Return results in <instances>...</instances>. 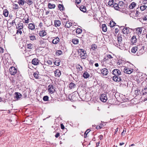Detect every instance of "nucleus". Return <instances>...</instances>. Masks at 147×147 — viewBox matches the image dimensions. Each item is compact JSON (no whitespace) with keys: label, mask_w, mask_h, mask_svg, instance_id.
Listing matches in <instances>:
<instances>
[{"label":"nucleus","mask_w":147,"mask_h":147,"mask_svg":"<svg viewBox=\"0 0 147 147\" xmlns=\"http://www.w3.org/2000/svg\"><path fill=\"white\" fill-rule=\"evenodd\" d=\"M79 55L82 59H85L86 58V51L83 49H80L78 51Z\"/></svg>","instance_id":"obj_1"},{"label":"nucleus","mask_w":147,"mask_h":147,"mask_svg":"<svg viewBox=\"0 0 147 147\" xmlns=\"http://www.w3.org/2000/svg\"><path fill=\"white\" fill-rule=\"evenodd\" d=\"M17 72L16 68L13 67H11L9 69V72L11 75H15Z\"/></svg>","instance_id":"obj_2"},{"label":"nucleus","mask_w":147,"mask_h":147,"mask_svg":"<svg viewBox=\"0 0 147 147\" xmlns=\"http://www.w3.org/2000/svg\"><path fill=\"white\" fill-rule=\"evenodd\" d=\"M48 92L52 94L55 91V87L52 85H49L48 86Z\"/></svg>","instance_id":"obj_3"},{"label":"nucleus","mask_w":147,"mask_h":147,"mask_svg":"<svg viewBox=\"0 0 147 147\" xmlns=\"http://www.w3.org/2000/svg\"><path fill=\"white\" fill-rule=\"evenodd\" d=\"M100 100L103 102H105L107 100L106 94H101L100 96Z\"/></svg>","instance_id":"obj_4"},{"label":"nucleus","mask_w":147,"mask_h":147,"mask_svg":"<svg viewBox=\"0 0 147 147\" xmlns=\"http://www.w3.org/2000/svg\"><path fill=\"white\" fill-rule=\"evenodd\" d=\"M113 74L115 76H119L121 75V72L120 70L118 69H114L112 71Z\"/></svg>","instance_id":"obj_5"},{"label":"nucleus","mask_w":147,"mask_h":147,"mask_svg":"<svg viewBox=\"0 0 147 147\" xmlns=\"http://www.w3.org/2000/svg\"><path fill=\"white\" fill-rule=\"evenodd\" d=\"M113 6L114 7V9H115L117 10H119L121 12H123V9H122L121 8H120V7L118 6V5L117 4L115 3L113 5Z\"/></svg>","instance_id":"obj_6"},{"label":"nucleus","mask_w":147,"mask_h":147,"mask_svg":"<svg viewBox=\"0 0 147 147\" xmlns=\"http://www.w3.org/2000/svg\"><path fill=\"white\" fill-rule=\"evenodd\" d=\"M142 27H138L134 29L135 30L136 33L138 36L141 34L142 31Z\"/></svg>","instance_id":"obj_7"},{"label":"nucleus","mask_w":147,"mask_h":147,"mask_svg":"<svg viewBox=\"0 0 147 147\" xmlns=\"http://www.w3.org/2000/svg\"><path fill=\"white\" fill-rule=\"evenodd\" d=\"M108 72L107 69L105 68H103L100 70L101 74H102L103 76H106Z\"/></svg>","instance_id":"obj_8"},{"label":"nucleus","mask_w":147,"mask_h":147,"mask_svg":"<svg viewBox=\"0 0 147 147\" xmlns=\"http://www.w3.org/2000/svg\"><path fill=\"white\" fill-rule=\"evenodd\" d=\"M123 71L125 73L129 74L132 72L133 70L129 68H125L124 69Z\"/></svg>","instance_id":"obj_9"},{"label":"nucleus","mask_w":147,"mask_h":147,"mask_svg":"<svg viewBox=\"0 0 147 147\" xmlns=\"http://www.w3.org/2000/svg\"><path fill=\"white\" fill-rule=\"evenodd\" d=\"M39 61L38 59L35 58L32 61V63L34 65H37L39 64Z\"/></svg>","instance_id":"obj_10"},{"label":"nucleus","mask_w":147,"mask_h":147,"mask_svg":"<svg viewBox=\"0 0 147 147\" xmlns=\"http://www.w3.org/2000/svg\"><path fill=\"white\" fill-rule=\"evenodd\" d=\"M113 79L115 82H119L121 80L120 77L116 76H114L113 78Z\"/></svg>","instance_id":"obj_11"},{"label":"nucleus","mask_w":147,"mask_h":147,"mask_svg":"<svg viewBox=\"0 0 147 147\" xmlns=\"http://www.w3.org/2000/svg\"><path fill=\"white\" fill-rule=\"evenodd\" d=\"M38 34L40 37H43L46 35L47 33L45 30H41L39 31Z\"/></svg>","instance_id":"obj_12"},{"label":"nucleus","mask_w":147,"mask_h":147,"mask_svg":"<svg viewBox=\"0 0 147 147\" xmlns=\"http://www.w3.org/2000/svg\"><path fill=\"white\" fill-rule=\"evenodd\" d=\"M123 32L124 34H128L129 32V28L127 27L124 28L123 30Z\"/></svg>","instance_id":"obj_13"},{"label":"nucleus","mask_w":147,"mask_h":147,"mask_svg":"<svg viewBox=\"0 0 147 147\" xmlns=\"http://www.w3.org/2000/svg\"><path fill=\"white\" fill-rule=\"evenodd\" d=\"M55 76L57 77H59L61 75V72L59 69L56 70L55 71Z\"/></svg>","instance_id":"obj_14"},{"label":"nucleus","mask_w":147,"mask_h":147,"mask_svg":"<svg viewBox=\"0 0 147 147\" xmlns=\"http://www.w3.org/2000/svg\"><path fill=\"white\" fill-rule=\"evenodd\" d=\"M118 6L120 7V8H121L122 9H123V12H124L125 9V8H123V7L124 5V3L122 1H121L119 2V4H118Z\"/></svg>","instance_id":"obj_15"},{"label":"nucleus","mask_w":147,"mask_h":147,"mask_svg":"<svg viewBox=\"0 0 147 147\" xmlns=\"http://www.w3.org/2000/svg\"><path fill=\"white\" fill-rule=\"evenodd\" d=\"M137 39L135 36H133L131 39V41L132 44H134L137 42Z\"/></svg>","instance_id":"obj_16"},{"label":"nucleus","mask_w":147,"mask_h":147,"mask_svg":"<svg viewBox=\"0 0 147 147\" xmlns=\"http://www.w3.org/2000/svg\"><path fill=\"white\" fill-rule=\"evenodd\" d=\"M23 24L21 22H19L17 24L16 26L17 28L18 29H22L23 28Z\"/></svg>","instance_id":"obj_17"},{"label":"nucleus","mask_w":147,"mask_h":147,"mask_svg":"<svg viewBox=\"0 0 147 147\" xmlns=\"http://www.w3.org/2000/svg\"><path fill=\"white\" fill-rule=\"evenodd\" d=\"M55 25V26H60L61 24L60 21L58 20H56L54 21Z\"/></svg>","instance_id":"obj_18"},{"label":"nucleus","mask_w":147,"mask_h":147,"mask_svg":"<svg viewBox=\"0 0 147 147\" xmlns=\"http://www.w3.org/2000/svg\"><path fill=\"white\" fill-rule=\"evenodd\" d=\"M28 28L29 29H30L31 30H34L35 28V25L33 24L30 23L28 25Z\"/></svg>","instance_id":"obj_19"},{"label":"nucleus","mask_w":147,"mask_h":147,"mask_svg":"<svg viewBox=\"0 0 147 147\" xmlns=\"http://www.w3.org/2000/svg\"><path fill=\"white\" fill-rule=\"evenodd\" d=\"M59 38L57 37L53 40L52 42L54 44H56L59 42Z\"/></svg>","instance_id":"obj_20"},{"label":"nucleus","mask_w":147,"mask_h":147,"mask_svg":"<svg viewBox=\"0 0 147 147\" xmlns=\"http://www.w3.org/2000/svg\"><path fill=\"white\" fill-rule=\"evenodd\" d=\"M15 97L16 98L17 100H18L20 98L21 96L22 95L21 94L19 93H15Z\"/></svg>","instance_id":"obj_21"},{"label":"nucleus","mask_w":147,"mask_h":147,"mask_svg":"<svg viewBox=\"0 0 147 147\" xmlns=\"http://www.w3.org/2000/svg\"><path fill=\"white\" fill-rule=\"evenodd\" d=\"M136 3L135 2H132L130 5L129 6V7L130 9H133L136 6Z\"/></svg>","instance_id":"obj_22"},{"label":"nucleus","mask_w":147,"mask_h":147,"mask_svg":"<svg viewBox=\"0 0 147 147\" xmlns=\"http://www.w3.org/2000/svg\"><path fill=\"white\" fill-rule=\"evenodd\" d=\"M97 48V46L95 44L92 45L90 48V50L91 51H95L96 49Z\"/></svg>","instance_id":"obj_23"},{"label":"nucleus","mask_w":147,"mask_h":147,"mask_svg":"<svg viewBox=\"0 0 147 147\" xmlns=\"http://www.w3.org/2000/svg\"><path fill=\"white\" fill-rule=\"evenodd\" d=\"M48 7L50 9H54L55 7V5L53 4H51L50 3H49L48 4Z\"/></svg>","instance_id":"obj_24"},{"label":"nucleus","mask_w":147,"mask_h":147,"mask_svg":"<svg viewBox=\"0 0 147 147\" xmlns=\"http://www.w3.org/2000/svg\"><path fill=\"white\" fill-rule=\"evenodd\" d=\"M102 30L104 32H106L107 30V28L105 24H103L102 26Z\"/></svg>","instance_id":"obj_25"},{"label":"nucleus","mask_w":147,"mask_h":147,"mask_svg":"<svg viewBox=\"0 0 147 147\" xmlns=\"http://www.w3.org/2000/svg\"><path fill=\"white\" fill-rule=\"evenodd\" d=\"M83 76L84 78H87L89 77L90 75L88 72H85L83 74Z\"/></svg>","instance_id":"obj_26"},{"label":"nucleus","mask_w":147,"mask_h":147,"mask_svg":"<svg viewBox=\"0 0 147 147\" xmlns=\"http://www.w3.org/2000/svg\"><path fill=\"white\" fill-rule=\"evenodd\" d=\"M144 49H142L139 50L137 53V55L138 56H139L142 55L144 52Z\"/></svg>","instance_id":"obj_27"},{"label":"nucleus","mask_w":147,"mask_h":147,"mask_svg":"<svg viewBox=\"0 0 147 147\" xmlns=\"http://www.w3.org/2000/svg\"><path fill=\"white\" fill-rule=\"evenodd\" d=\"M72 25V23L69 21L67 23L65 24V26L66 28H70Z\"/></svg>","instance_id":"obj_28"},{"label":"nucleus","mask_w":147,"mask_h":147,"mask_svg":"<svg viewBox=\"0 0 147 147\" xmlns=\"http://www.w3.org/2000/svg\"><path fill=\"white\" fill-rule=\"evenodd\" d=\"M80 8V10L83 12H85L86 11L85 6L84 5H81Z\"/></svg>","instance_id":"obj_29"},{"label":"nucleus","mask_w":147,"mask_h":147,"mask_svg":"<svg viewBox=\"0 0 147 147\" xmlns=\"http://www.w3.org/2000/svg\"><path fill=\"white\" fill-rule=\"evenodd\" d=\"M9 14V12L7 9H5L3 11V14L5 17L8 16Z\"/></svg>","instance_id":"obj_30"},{"label":"nucleus","mask_w":147,"mask_h":147,"mask_svg":"<svg viewBox=\"0 0 147 147\" xmlns=\"http://www.w3.org/2000/svg\"><path fill=\"white\" fill-rule=\"evenodd\" d=\"M27 49H32L34 45L32 44H29L27 45Z\"/></svg>","instance_id":"obj_31"},{"label":"nucleus","mask_w":147,"mask_h":147,"mask_svg":"<svg viewBox=\"0 0 147 147\" xmlns=\"http://www.w3.org/2000/svg\"><path fill=\"white\" fill-rule=\"evenodd\" d=\"M138 50V47L135 46L133 47L131 49V52L133 53H135Z\"/></svg>","instance_id":"obj_32"},{"label":"nucleus","mask_w":147,"mask_h":147,"mask_svg":"<svg viewBox=\"0 0 147 147\" xmlns=\"http://www.w3.org/2000/svg\"><path fill=\"white\" fill-rule=\"evenodd\" d=\"M60 62V61L59 59H57L54 62L55 65L57 66H59V63Z\"/></svg>","instance_id":"obj_33"},{"label":"nucleus","mask_w":147,"mask_h":147,"mask_svg":"<svg viewBox=\"0 0 147 147\" xmlns=\"http://www.w3.org/2000/svg\"><path fill=\"white\" fill-rule=\"evenodd\" d=\"M29 37L30 40L32 41L36 39L35 36L34 35H30Z\"/></svg>","instance_id":"obj_34"},{"label":"nucleus","mask_w":147,"mask_h":147,"mask_svg":"<svg viewBox=\"0 0 147 147\" xmlns=\"http://www.w3.org/2000/svg\"><path fill=\"white\" fill-rule=\"evenodd\" d=\"M26 3L24 0H19L18 3L20 5H24V3Z\"/></svg>","instance_id":"obj_35"},{"label":"nucleus","mask_w":147,"mask_h":147,"mask_svg":"<svg viewBox=\"0 0 147 147\" xmlns=\"http://www.w3.org/2000/svg\"><path fill=\"white\" fill-rule=\"evenodd\" d=\"M75 86V85L74 83L71 82L69 85V87L70 89H71L74 88Z\"/></svg>","instance_id":"obj_36"},{"label":"nucleus","mask_w":147,"mask_h":147,"mask_svg":"<svg viewBox=\"0 0 147 147\" xmlns=\"http://www.w3.org/2000/svg\"><path fill=\"white\" fill-rule=\"evenodd\" d=\"M113 0H109L108 4V5L109 6H111V5H113L114 3Z\"/></svg>","instance_id":"obj_37"},{"label":"nucleus","mask_w":147,"mask_h":147,"mask_svg":"<svg viewBox=\"0 0 147 147\" xmlns=\"http://www.w3.org/2000/svg\"><path fill=\"white\" fill-rule=\"evenodd\" d=\"M147 6L145 5H142V6H140V10L142 11H143L145 9L147 8Z\"/></svg>","instance_id":"obj_38"},{"label":"nucleus","mask_w":147,"mask_h":147,"mask_svg":"<svg viewBox=\"0 0 147 147\" xmlns=\"http://www.w3.org/2000/svg\"><path fill=\"white\" fill-rule=\"evenodd\" d=\"M72 42L74 44H77L79 42V40L77 39H73L72 40Z\"/></svg>","instance_id":"obj_39"},{"label":"nucleus","mask_w":147,"mask_h":147,"mask_svg":"<svg viewBox=\"0 0 147 147\" xmlns=\"http://www.w3.org/2000/svg\"><path fill=\"white\" fill-rule=\"evenodd\" d=\"M115 23L113 21H111L109 23V25L111 27H113L115 25Z\"/></svg>","instance_id":"obj_40"},{"label":"nucleus","mask_w":147,"mask_h":147,"mask_svg":"<svg viewBox=\"0 0 147 147\" xmlns=\"http://www.w3.org/2000/svg\"><path fill=\"white\" fill-rule=\"evenodd\" d=\"M68 21V20H67L65 18L63 19L62 20V23L65 26V24H66L67 23Z\"/></svg>","instance_id":"obj_41"},{"label":"nucleus","mask_w":147,"mask_h":147,"mask_svg":"<svg viewBox=\"0 0 147 147\" xmlns=\"http://www.w3.org/2000/svg\"><path fill=\"white\" fill-rule=\"evenodd\" d=\"M33 75L34 77L36 78V79H38L39 78V74L36 72L34 73V74Z\"/></svg>","instance_id":"obj_42"},{"label":"nucleus","mask_w":147,"mask_h":147,"mask_svg":"<svg viewBox=\"0 0 147 147\" xmlns=\"http://www.w3.org/2000/svg\"><path fill=\"white\" fill-rule=\"evenodd\" d=\"M58 7L59 8V9L61 11H63L64 10L63 6L62 5H59Z\"/></svg>","instance_id":"obj_43"},{"label":"nucleus","mask_w":147,"mask_h":147,"mask_svg":"<svg viewBox=\"0 0 147 147\" xmlns=\"http://www.w3.org/2000/svg\"><path fill=\"white\" fill-rule=\"evenodd\" d=\"M82 29L80 28H78L76 30V33L78 34H80L82 32Z\"/></svg>","instance_id":"obj_44"},{"label":"nucleus","mask_w":147,"mask_h":147,"mask_svg":"<svg viewBox=\"0 0 147 147\" xmlns=\"http://www.w3.org/2000/svg\"><path fill=\"white\" fill-rule=\"evenodd\" d=\"M43 99L45 101H47L49 100V97L47 96H45L43 97Z\"/></svg>","instance_id":"obj_45"},{"label":"nucleus","mask_w":147,"mask_h":147,"mask_svg":"<svg viewBox=\"0 0 147 147\" xmlns=\"http://www.w3.org/2000/svg\"><path fill=\"white\" fill-rule=\"evenodd\" d=\"M77 68L79 71H82V67L79 64L77 66Z\"/></svg>","instance_id":"obj_46"},{"label":"nucleus","mask_w":147,"mask_h":147,"mask_svg":"<svg viewBox=\"0 0 147 147\" xmlns=\"http://www.w3.org/2000/svg\"><path fill=\"white\" fill-rule=\"evenodd\" d=\"M117 40L118 42L119 43L120 42H121V41L122 40V38L121 36H118L117 37Z\"/></svg>","instance_id":"obj_47"},{"label":"nucleus","mask_w":147,"mask_h":147,"mask_svg":"<svg viewBox=\"0 0 147 147\" xmlns=\"http://www.w3.org/2000/svg\"><path fill=\"white\" fill-rule=\"evenodd\" d=\"M90 131L89 129H87L84 134V137L86 138L88 134Z\"/></svg>","instance_id":"obj_48"},{"label":"nucleus","mask_w":147,"mask_h":147,"mask_svg":"<svg viewBox=\"0 0 147 147\" xmlns=\"http://www.w3.org/2000/svg\"><path fill=\"white\" fill-rule=\"evenodd\" d=\"M24 20L25 21V23L26 24H28L29 22V18L28 17L26 19V18H25L24 19Z\"/></svg>","instance_id":"obj_49"},{"label":"nucleus","mask_w":147,"mask_h":147,"mask_svg":"<svg viewBox=\"0 0 147 147\" xmlns=\"http://www.w3.org/2000/svg\"><path fill=\"white\" fill-rule=\"evenodd\" d=\"M32 2L31 0H29L27 2V4L29 5L32 4Z\"/></svg>","instance_id":"obj_50"},{"label":"nucleus","mask_w":147,"mask_h":147,"mask_svg":"<svg viewBox=\"0 0 147 147\" xmlns=\"http://www.w3.org/2000/svg\"><path fill=\"white\" fill-rule=\"evenodd\" d=\"M107 57H108V59H111L113 58V57H112L111 55H107Z\"/></svg>","instance_id":"obj_51"},{"label":"nucleus","mask_w":147,"mask_h":147,"mask_svg":"<svg viewBox=\"0 0 147 147\" xmlns=\"http://www.w3.org/2000/svg\"><path fill=\"white\" fill-rule=\"evenodd\" d=\"M21 29L18 30L17 31V33H19L20 34H21L22 33V31L21 30Z\"/></svg>","instance_id":"obj_52"},{"label":"nucleus","mask_w":147,"mask_h":147,"mask_svg":"<svg viewBox=\"0 0 147 147\" xmlns=\"http://www.w3.org/2000/svg\"><path fill=\"white\" fill-rule=\"evenodd\" d=\"M75 2L77 4H79L81 2V0H75Z\"/></svg>","instance_id":"obj_53"},{"label":"nucleus","mask_w":147,"mask_h":147,"mask_svg":"<svg viewBox=\"0 0 147 147\" xmlns=\"http://www.w3.org/2000/svg\"><path fill=\"white\" fill-rule=\"evenodd\" d=\"M47 63L49 65H51L52 64V62L50 60H49L47 61Z\"/></svg>","instance_id":"obj_54"},{"label":"nucleus","mask_w":147,"mask_h":147,"mask_svg":"<svg viewBox=\"0 0 147 147\" xmlns=\"http://www.w3.org/2000/svg\"><path fill=\"white\" fill-rule=\"evenodd\" d=\"M4 49L3 48L0 47V53H2L3 52Z\"/></svg>","instance_id":"obj_55"},{"label":"nucleus","mask_w":147,"mask_h":147,"mask_svg":"<svg viewBox=\"0 0 147 147\" xmlns=\"http://www.w3.org/2000/svg\"><path fill=\"white\" fill-rule=\"evenodd\" d=\"M60 134L59 133H57L55 135V137L56 138H57L59 137V136Z\"/></svg>","instance_id":"obj_56"},{"label":"nucleus","mask_w":147,"mask_h":147,"mask_svg":"<svg viewBox=\"0 0 147 147\" xmlns=\"http://www.w3.org/2000/svg\"><path fill=\"white\" fill-rule=\"evenodd\" d=\"M61 129H64L65 127L64 125H63V124H61Z\"/></svg>","instance_id":"obj_57"},{"label":"nucleus","mask_w":147,"mask_h":147,"mask_svg":"<svg viewBox=\"0 0 147 147\" xmlns=\"http://www.w3.org/2000/svg\"><path fill=\"white\" fill-rule=\"evenodd\" d=\"M14 6L15 7V9H18V5L17 4H15L14 5Z\"/></svg>","instance_id":"obj_58"},{"label":"nucleus","mask_w":147,"mask_h":147,"mask_svg":"<svg viewBox=\"0 0 147 147\" xmlns=\"http://www.w3.org/2000/svg\"><path fill=\"white\" fill-rule=\"evenodd\" d=\"M142 3L144 4H146L147 3V0H144L143 1Z\"/></svg>","instance_id":"obj_59"},{"label":"nucleus","mask_w":147,"mask_h":147,"mask_svg":"<svg viewBox=\"0 0 147 147\" xmlns=\"http://www.w3.org/2000/svg\"><path fill=\"white\" fill-rule=\"evenodd\" d=\"M42 23L41 22H40L39 23L38 26L40 28H41L42 26Z\"/></svg>","instance_id":"obj_60"},{"label":"nucleus","mask_w":147,"mask_h":147,"mask_svg":"<svg viewBox=\"0 0 147 147\" xmlns=\"http://www.w3.org/2000/svg\"><path fill=\"white\" fill-rule=\"evenodd\" d=\"M99 138L100 140H101L102 139L103 136L102 135H100L99 136Z\"/></svg>","instance_id":"obj_61"},{"label":"nucleus","mask_w":147,"mask_h":147,"mask_svg":"<svg viewBox=\"0 0 147 147\" xmlns=\"http://www.w3.org/2000/svg\"><path fill=\"white\" fill-rule=\"evenodd\" d=\"M143 20H147V16L143 18Z\"/></svg>","instance_id":"obj_62"},{"label":"nucleus","mask_w":147,"mask_h":147,"mask_svg":"<svg viewBox=\"0 0 147 147\" xmlns=\"http://www.w3.org/2000/svg\"><path fill=\"white\" fill-rule=\"evenodd\" d=\"M118 131V128H117L115 130V131L114 132L115 134H116L117 132Z\"/></svg>","instance_id":"obj_63"},{"label":"nucleus","mask_w":147,"mask_h":147,"mask_svg":"<svg viewBox=\"0 0 147 147\" xmlns=\"http://www.w3.org/2000/svg\"><path fill=\"white\" fill-rule=\"evenodd\" d=\"M144 91V92L145 93H147V88H145Z\"/></svg>","instance_id":"obj_64"}]
</instances>
